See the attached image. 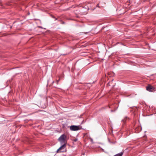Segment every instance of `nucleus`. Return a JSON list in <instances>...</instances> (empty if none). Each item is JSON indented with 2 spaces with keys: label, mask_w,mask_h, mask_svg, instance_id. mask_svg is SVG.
I'll list each match as a JSON object with an SVG mask.
<instances>
[{
  "label": "nucleus",
  "mask_w": 156,
  "mask_h": 156,
  "mask_svg": "<svg viewBox=\"0 0 156 156\" xmlns=\"http://www.w3.org/2000/svg\"><path fill=\"white\" fill-rule=\"evenodd\" d=\"M66 136L65 134L62 135L58 138V140L61 144H66Z\"/></svg>",
  "instance_id": "nucleus-1"
},
{
  "label": "nucleus",
  "mask_w": 156,
  "mask_h": 156,
  "mask_svg": "<svg viewBox=\"0 0 156 156\" xmlns=\"http://www.w3.org/2000/svg\"><path fill=\"white\" fill-rule=\"evenodd\" d=\"M82 127L80 126H71L70 127V129L72 131H76L82 129Z\"/></svg>",
  "instance_id": "nucleus-2"
},
{
  "label": "nucleus",
  "mask_w": 156,
  "mask_h": 156,
  "mask_svg": "<svg viewBox=\"0 0 156 156\" xmlns=\"http://www.w3.org/2000/svg\"><path fill=\"white\" fill-rule=\"evenodd\" d=\"M66 147V144H64L60 147H59L57 151L56 152H58L59 151L60 152H65V151L63 150Z\"/></svg>",
  "instance_id": "nucleus-3"
},
{
  "label": "nucleus",
  "mask_w": 156,
  "mask_h": 156,
  "mask_svg": "<svg viewBox=\"0 0 156 156\" xmlns=\"http://www.w3.org/2000/svg\"><path fill=\"white\" fill-rule=\"evenodd\" d=\"M147 90L150 92H153L155 90V87L150 85H149L146 88Z\"/></svg>",
  "instance_id": "nucleus-4"
},
{
  "label": "nucleus",
  "mask_w": 156,
  "mask_h": 156,
  "mask_svg": "<svg viewBox=\"0 0 156 156\" xmlns=\"http://www.w3.org/2000/svg\"><path fill=\"white\" fill-rule=\"evenodd\" d=\"M123 153L122 152H120L119 153L117 154L114 156H122L123 155Z\"/></svg>",
  "instance_id": "nucleus-5"
},
{
  "label": "nucleus",
  "mask_w": 156,
  "mask_h": 156,
  "mask_svg": "<svg viewBox=\"0 0 156 156\" xmlns=\"http://www.w3.org/2000/svg\"><path fill=\"white\" fill-rule=\"evenodd\" d=\"M77 139H74L73 140V141L74 142H76V141H77Z\"/></svg>",
  "instance_id": "nucleus-6"
}]
</instances>
